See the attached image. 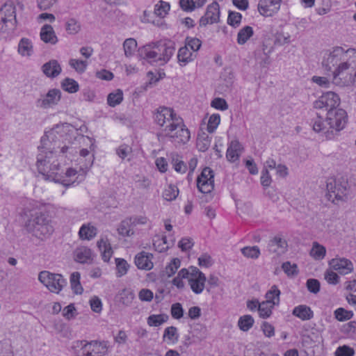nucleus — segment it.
I'll return each instance as SVG.
<instances>
[{
	"label": "nucleus",
	"instance_id": "nucleus-1",
	"mask_svg": "<svg viewBox=\"0 0 356 356\" xmlns=\"http://www.w3.org/2000/svg\"><path fill=\"white\" fill-rule=\"evenodd\" d=\"M83 135L80 134L77 129L69 123L56 124L51 130L45 132L41 138L40 145L38 146L39 154L37 156L36 165L39 173L42 174L47 180L60 183L65 186H69L60 165L57 160L51 161L61 154L65 157L73 156L77 153L76 142L84 140Z\"/></svg>",
	"mask_w": 356,
	"mask_h": 356
},
{
	"label": "nucleus",
	"instance_id": "nucleus-2",
	"mask_svg": "<svg viewBox=\"0 0 356 356\" xmlns=\"http://www.w3.org/2000/svg\"><path fill=\"white\" fill-rule=\"evenodd\" d=\"M26 230L38 238L49 237L54 231L51 217L47 212L36 211L27 220Z\"/></svg>",
	"mask_w": 356,
	"mask_h": 356
},
{
	"label": "nucleus",
	"instance_id": "nucleus-3",
	"mask_svg": "<svg viewBox=\"0 0 356 356\" xmlns=\"http://www.w3.org/2000/svg\"><path fill=\"white\" fill-rule=\"evenodd\" d=\"M332 82L340 87L356 83V53L342 65L332 71Z\"/></svg>",
	"mask_w": 356,
	"mask_h": 356
},
{
	"label": "nucleus",
	"instance_id": "nucleus-4",
	"mask_svg": "<svg viewBox=\"0 0 356 356\" xmlns=\"http://www.w3.org/2000/svg\"><path fill=\"white\" fill-rule=\"evenodd\" d=\"M154 122L162 127L165 134L173 132L176 126L181 122V118L177 115L174 110L166 106H159L154 113Z\"/></svg>",
	"mask_w": 356,
	"mask_h": 356
},
{
	"label": "nucleus",
	"instance_id": "nucleus-5",
	"mask_svg": "<svg viewBox=\"0 0 356 356\" xmlns=\"http://www.w3.org/2000/svg\"><path fill=\"white\" fill-rule=\"evenodd\" d=\"M354 53H356L354 49L346 51L343 47H336L327 56H324L322 66L325 70L332 72L336 67H339L349 60Z\"/></svg>",
	"mask_w": 356,
	"mask_h": 356
},
{
	"label": "nucleus",
	"instance_id": "nucleus-6",
	"mask_svg": "<svg viewBox=\"0 0 356 356\" xmlns=\"http://www.w3.org/2000/svg\"><path fill=\"white\" fill-rule=\"evenodd\" d=\"M325 122L329 127L324 134L327 139H332L334 132L342 130L347 122V113L342 108L331 110L326 113Z\"/></svg>",
	"mask_w": 356,
	"mask_h": 356
},
{
	"label": "nucleus",
	"instance_id": "nucleus-7",
	"mask_svg": "<svg viewBox=\"0 0 356 356\" xmlns=\"http://www.w3.org/2000/svg\"><path fill=\"white\" fill-rule=\"evenodd\" d=\"M327 191L328 199L332 198V202H334V199L337 200H343L346 197L347 190L348 187V182L347 179L343 177L339 178L330 177L327 180Z\"/></svg>",
	"mask_w": 356,
	"mask_h": 356
},
{
	"label": "nucleus",
	"instance_id": "nucleus-8",
	"mask_svg": "<svg viewBox=\"0 0 356 356\" xmlns=\"http://www.w3.org/2000/svg\"><path fill=\"white\" fill-rule=\"evenodd\" d=\"M38 280L50 291L58 293L63 287L67 284L66 280L60 274L51 273L44 270L39 273Z\"/></svg>",
	"mask_w": 356,
	"mask_h": 356
},
{
	"label": "nucleus",
	"instance_id": "nucleus-9",
	"mask_svg": "<svg viewBox=\"0 0 356 356\" xmlns=\"http://www.w3.org/2000/svg\"><path fill=\"white\" fill-rule=\"evenodd\" d=\"M339 102L340 99L336 93L327 92L314 102V107L317 109L325 110L327 112L331 110L337 109Z\"/></svg>",
	"mask_w": 356,
	"mask_h": 356
},
{
	"label": "nucleus",
	"instance_id": "nucleus-10",
	"mask_svg": "<svg viewBox=\"0 0 356 356\" xmlns=\"http://www.w3.org/2000/svg\"><path fill=\"white\" fill-rule=\"evenodd\" d=\"M0 18L1 22L6 26H8L7 23H10L12 26L11 29L16 28L17 24L16 8L13 1H7L1 6L0 8Z\"/></svg>",
	"mask_w": 356,
	"mask_h": 356
},
{
	"label": "nucleus",
	"instance_id": "nucleus-11",
	"mask_svg": "<svg viewBox=\"0 0 356 356\" xmlns=\"http://www.w3.org/2000/svg\"><path fill=\"white\" fill-rule=\"evenodd\" d=\"M61 98V92L59 89H50L44 95L36 100V106L42 108H51L58 104Z\"/></svg>",
	"mask_w": 356,
	"mask_h": 356
},
{
	"label": "nucleus",
	"instance_id": "nucleus-12",
	"mask_svg": "<svg viewBox=\"0 0 356 356\" xmlns=\"http://www.w3.org/2000/svg\"><path fill=\"white\" fill-rule=\"evenodd\" d=\"M220 19V6L218 2L213 1L209 4L205 15L200 19V25L205 26L208 24L218 23Z\"/></svg>",
	"mask_w": 356,
	"mask_h": 356
},
{
	"label": "nucleus",
	"instance_id": "nucleus-13",
	"mask_svg": "<svg viewBox=\"0 0 356 356\" xmlns=\"http://www.w3.org/2000/svg\"><path fill=\"white\" fill-rule=\"evenodd\" d=\"M170 138L172 140L178 143H186L191 138L190 131L184 124L183 120L181 118V122L176 126L173 132L170 134H165Z\"/></svg>",
	"mask_w": 356,
	"mask_h": 356
},
{
	"label": "nucleus",
	"instance_id": "nucleus-14",
	"mask_svg": "<svg viewBox=\"0 0 356 356\" xmlns=\"http://www.w3.org/2000/svg\"><path fill=\"white\" fill-rule=\"evenodd\" d=\"M282 0H260L258 3V10L264 16H272L277 13Z\"/></svg>",
	"mask_w": 356,
	"mask_h": 356
},
{
	"label": "nucleus",
	"instance_id": "nucleus-15",
	"mask_svg": "<svg viewBox=\"0 0 356 356\" xmlns=\"http://www.w3.org/2000/svg\"><path fill=\"white\" fill-rule=\"evenodd\" d=\"M153 48L159 51L161 65L167 63L174 54L175 50L174 44H168L166 43L161 44L160 42L153 43Z\"/></svg>",
	"mask_w": 356,
	"mask_h": 356
},
{
	"label": "nucleus",
	"instance_id": "nucleus-16",
	"mask_svg": "<svg viewBox=\"0 0 356 356\" xmlns=\"http://www.w3.org/2000/svg\"><path fill=\"white\" fill-rule=\"evenodd\" d=\"M329 264L334 270L341 275H346L353 270V263L346 258L332 259Z\"/></svg>",
	"mask_w": 356,
	"mask_h": 356
},
{
	"label": "nucleus",
	"instance_id": "nucleus-17",
	"mask_svg": "<svg viewBox=\"0 0 356 356\" xmlns=\"http://www.w3.org/2000/svg\"><path fill=\"white\" fill-rule=\"evenodd\" d=\"M273 47L267 42H263L261 49L255 51V58L261 66H266L270 63L269 55L273 52Z\"/></svg>",
	"mask_w": 356,
	"mask_h": 356
},
{
	"label": "nucleus",
	"instance_id": "nucleus-18",
	"mask_svg": "<svg viewBox=\"0 0 356 356\" xmlns=\"http://www.w3.org/2000/svg\"><path fill=\"white\" fill-rule=\"evenodd\" d=\"M88 346L82 356H102L107 350V344L104 341H91L88 342Z\"/></svg>",
	"mask_w": 356,
	"mask_h": 356
},
{
	"label": "nucleus",
	"instance_id": "nucleus-19",
	"mask_svg": "<svg viewBox=\"0 0 356 356\" xmlns=\"http://www.w3.org/2000/svg\"><path fill=\"white\" fill-rule=\"evenodd\" d=\"M138 55L152 65L160 61L159 51L153 48V44H147L140 48Z\"/></svg>",
	"mask_w": 356,
	"mask_h": 356
},
{
	"label": "nucleus",
	"instance_id": "nucleus-20",
	"mask_svg": "<svg viewBox=\"0 0 356 356\" xmlns=\"http://www.w3.org/2000/svg\"><path fill=\"white\" fill-rule=\"evenodd\" d=\"M42 71L46 76L54 79L61 73L62 69L58 62L52 59L43 64Z\"/></svg>",
	"mask_w": 356,
	"mask_h": 356
},
{
	"label": "nucleus",
	"instance_id": "nucleus-21",
	"mask_svg": "<svg viewBox=\"0 0 356 356\" xmlns=\"http://www.w3.org/2000/svg\"><path fill=\"white\" fill-rule=\"evenodd\" d=\"M152 257V254L143 251L136 255L135 264L138 268L149 270L153 268Z\"/></svg>",
	"mask_w": 356,
	"mask_h": 356
},
{
	"label": "nucleus",
	"instance_id": "nucleus-22",
	"mask_svg": "<svg viewBox=\"0 0 356 356\" xmlns=\"http://www.w3.org/2000/svg\"><path fill=\"white\" fill-rule=\"evenodd\" d=\"M287 246V242L285 239L280 236H275L270 240L268 249L270 252L281 254L286 252Z\"/></svg>",
	"mask_w": 356,
	"mask_h": 356
},
{
	"label": "nucleus",
	"instance_id": "nucleus-23",
	"mask_svg": "<svg viewBox=\"0 0 356 356\" xmlns=\"http://www.w3.org/2000/svg\"><path fill=\"white\" fill-rule=\"evenodd\" d=\"M197 57V53L190 51L187 45L179 48L177 54L178 63L181 67L186 66Z\"/></svg>",
	"mask_w": 356,
	"mask_h": 356
},
{
	"label": "nucleus",
	"instance_id": "nucleus-24",
	"mask_svg": "<svg viewBox=\"0 0 356 356\" xmlns=\"http://www.w3.org/2000/svg\"><path fill=\"white\" fill-rule=\"evenodd\" d=\"M40 39L45 43L55 44L58 42V38L53 27L49 24H44L40 33Z\"/></svg>",
	"mask_w": 356,
	"mask_h": 356
},
{
	"label": "nucleus",
	"instance_id": "nucleus-25",
	"mask_svg": "<svg viewBox=\"0 0 356 356\" xmlns=\"http://www.w3.org/2000/svg\"><path fill=\"white\" fill-rule=\"evenodd\" d=\"M242 151L241 144L238 140H232L227 149L226 157L229 161L234 162L238 159Z\"/></svg>",
	"mask_w": 356,
	"mask_h": 356
},
{
	"label": "nucleus",
	"instance_id": "nucleus-26",
	"mask_svg": "<svg viewBox=\"0 0 356 356\" xmlns=\"http://www.w3.org/2000/svg\"><path fill=\"white\" fill-rule=\"evenodd\" d=\"M292 314L302 321L310 320L314 316L313 311L309 307L305 305L295 307L293 309Z\"/></svg>",
	"mask_w": 356,
	"mask_h": 356
},
{
	"label": "nucleus",
	"instance_id": "nucleus-27",
	"mask_svg": "<svg viewBox=\"0 0 356 356\" xmlns=\"http://www.w3.org/2000/svg\"><path fill=\"white\" fill-rule=\"evenodd\" d=\"M206 280L207 279L205 275L201 274L200 277L189 278L188 282L192 291L196 294H200L202 292L204 288Z\"/></svg>",
	"mask_w": 356,
	"mask_h": 356
},
{
	"label": "nucleus",
	"instance_id": "nucleus-28",
	"mask_svg": "<svg viewBox=\"0 0 356 356\" xmlns=\"http://www.w3.org/2000/svg\"><path fill=\"white\" fill-rule=\"evenodd\" d=\"M97 247L102 252V259L108 262L113 254L112 248L108 241L100 239L97 242Z\"/></svg>",
	"mask_w": 356,
	"mask_h": 356
},
{
	"label": "nucleus",
	"instance_id": "nucleus-29",
	"mask_svg": "<svg viewBox=\"0 0 356 356\" xmlns=\"http://www.w3.org/2000/svg\"><path fill=\"white\" fill-rule=\"evenodd\" d=\"M18 52L23 56H30L33 53L31 41L26 38H22L18 44Z\"/></svg>",
	"mask_w": 356,
	"mask_h": 356
},
{
	"label": "nucleus",
	"instance_id": "nucleus-30",
	"mask_svg": "<svg viewBox=\"0 0 356 356\" xmlns=\"http://www.w3.org/2000/svg\"><path fill=\"white\" fill-rule=\"evenodd\" d=\"M211 138L204 132L199 134L197 138L196 145L199 151L204 152L210 147Z\"/></svg>",
	"mask_w": 356,
	"mask_h": 356
},
{
	"label": "nucleus",
	"instance_id": "nucleus-31",
	"mask_svg": "<svg viewBox=\"0 0 356 356\" xmlns=\"http://www.w3.org/2000/svg\"><path fill=\"white\" fill-rule=\"evenodd\" d=\"M169 319V316L166 314H152L147 319V323L151 327H159L166 323Z\"/></svg>",
	"mask_w": 356,
	"mask_h": 356
},
{
	"label": "nucleus",
	"instance_id": "nucleus-32",
	"mask_svg": "<svg viewBox=\"0 0 356 356\" xmlns=\"http://www.w3.org/2000/svg\"><path fill=\"white\" fill-rule=\"evenodd\" d=\"M280 291L276 285H273L266 294V302L273 305H278L280 303Z\"/></svg>",
	"mask_w": 356,
	"mask_h": 356
},
{
	"label": "nucleus",
	"instance_id": "nucleus-33",
	"mask_svg": "<svg viewBox=\"0 0 356 356\" xmlns=\"http://www.w3.org/2000/svg\"><path fill=\"white\" fill-rule=\"evenodd\" d=\"M254 34L252 27L245 26L239 30L237 34V42L239 44H244Z\"/></svg>",
	"mask_w": 356,
	"mask_h": 356
},
{
	"label": "nucleus",
	"instance_id": "nucleus-34",
	"mask_svg": "<svg viewBox=\"0 0 356 356\" xmlns=\"http://www.w3.org/2000/svg\"><path fill=\"white\" fill-rule=\"evenodd\" d=\"M179 337V334L178 333L177 328L175 326H170L165 329L163 335V340L175 343L178 341Z\"/></svg>",
	"mask_w": 356,
	"mask_h": 356
},
{
	"label": "nucleus",
	"instance_id": "nucleus-35",
	"mask_svg": "<svg viewBox=\"0 0 356 356\" xmlns=\"http://www.w3.org/2000/svg\"><path fill=\"white\" fill-rule=\"evenodd\" d=\"M118 232L122 236H131L134 234L131 223L127 218L121 221L118 228Z\"/></svg>",
	"mask_w": 356,
	"mask_h": 356
},
{
	"label": "nucleus",
	"instance_id": "nucleus-36",
	"mask_svg": "<svg viewBox=\"0 0 356 356\" xmlns=\"http://www.w3.org/2000/svg\"><path fill=\"white\" fill-rule=\"evenodd\" d=\"M61 88L69 93H74L79 90V85L74 79L65 78L61 82Z\"/></svg>",
	"mask_w": 356,
	"mask_h": 356
},
{
	"label": "nucleus",
	"instance_id": "nucleus-37",
	"mask_svg": "<svg viewBox=\"0 0 356 356\" xmlns=\"http://www.w3.org/2000/svg\"><path fill=\"white\" fill-rule=\"evenodd\" d=\"M96 231L93 226L83 225L79 229V235L81 239L90 240L96 236Z\"/></svg>",
	"mask_w": 356,
	"mask_h": 356
},
{
	"label": "nucleus",
	"instance_id": "nucleus-38",
	"mask_svg": "<svg viewBox=\"0 0 356 356\" xmlns=\"http://www.w3.org/2000/svg\"><path fill=\"white\" fill-rule=\"evenodd\" d=\"M92 252L90 249L82 247L78 248L75 252V260L80 263H86L91 259Z\"/></svg>",
	"mask_w": 356,
	"mask_h": 356
},
{
	"label": "nucleus",
	"instance_id": "nucleus-39",
	"mask_svg": "<svg viewBox=\"0 0 356 356\" xmlns=\"http://www.w3.org/2000/svg\"><path fill=\"white\" fill-rule=\"evenodd\" d=\"M254 320L250 315H244L239 318L238 321V326L243 331H248L254 325Z\"/></svg>",
	"mask_w": 356,
	"mask_h": 356
},
{
	"label": "nucleus",
	"instance_id": "nucleus-40",
	"mask_svg": "<svg viewBox=\"0 0 356 356\" xmlns=\"http://www.w3.org/2000/svg\"><path fill=\"white\" fill-rule=\"evenodd\" d=\"M137 48V42L134 38H127L124 41L123 49L124 51V55L127 57L132 56Z\"/></svg>",
	"mask_w": 356,
	"mask_h": 356
},
{
	"label": "nucleus",
	"instance_id": "nucleus-41",
	"mask_svg": "<svg viewBox=\"0 0 356 356\" xmlns=\"http://www.w3.org/2000/svg\"><path fill=\"white\" fill-rule=\"evenodd\" d=\"M80 273L79 272H74L70 276V284L72 289L76 294H81L83 289L80 283Z\"/></svg>",
	"mask_w": 356,
	"mask_h": 356
},
{
	"label": "nucleus",
	"instance_id": "nucleus-42",
	"mask_svg": "<svg viewBox=\"0 0 356 356\" xmlns=\"http://www.w3.org/2000/svg\"><path fill=\"white\" fill-rule=\"evenodd\" d=\"M122 100L123 92L120 89H118L115 92L110 93L107 97V103L111 107L120 104Z\"/></svg>",
	"mask_w": 356,
	"mask_h": 356
},
{
	"label": "nucleus",
	"instance_id": "nucleus-43",
	"mask_svg": "<svg viewBox=\"0 0 356 356\" xmlns=\"http://www.w3.org/2000/svg\"><path fill=\"white\" fill-rule=\"evenodd\" d=\"M198 190L204 194L210 193L214 188V180H197Z\"/></svg>",
	"mask_w": 356,
	"mask_h": 356
},
{
	"label": "nucleus",
	"instance_id": "nucleus-44",
	"mask_svg": "<svg viewBox=\"0 0 356 356\" xmlns=\"http://www.w3.org/2000/svg\"><path fill=\"white\" fill-rule=\"evenodd\" d=\"M326 253L325 248L317 242L313 243V247L310 251V254L315 259H322Z\"/></svg>",
	"mask_w": 356,
	"mask_h": 356
},
{
	"label": "nucleus",
	"instance_id": "nucleus-45",
	"mask_svg": "<svg viewBox=\"0 0 356 356\" xmlns=\"http://www.w3.org/2000/svg\"><path fill=\"white\" fill-rule=\"evenodd\" d=\"M241 253L248 258L257 259L260 255V250L258 246H247L241 249Z\"/></svg>",
	"mask_w": 356,
	"mask_h": 356
},
{
	"label": "nucleus",
	"instance_id": "nucleus-46",
	"mask_svg": "<svg viewBox=\"0 0 356 356\" xmlns=\"http://www.w3.org/2000/svg\"><path fill=\"white\" fill-rule=\"evenodd\" d=\"M274 305L266 302V301L259 303L258 307V311L259 313L260 317L263 318H266L269 317L272 314V309Z\"/></svg>",
	"mask_w": 356,
	"mask_h": 356
},
{
	"label": "nucleus",
	"instance_id": "nucleus-47",
	"mask_svg": "<svg viewBox=\"0 0 356 356\" xmlns=\"http://www.w3.org/2000/svg\"><path fill=\"white\" fill-rule=\"evenodd\" d=\"M117 276L120 277L124 275L129 269V265L124 259L117 258L115 259Z\"/></svg>",
	"mask_w": 356,
	"mask_h": 356
},
{
	"label": "nucleus",
	"instance_id": "nucleus-48",
	"mask_svg": "<svg viewBox=\"0 0 356 356\" xmlns=\"http://www.w3.org/2000/svg\"><path fill=\"white\" fill-rule=\"evenodd\" d=\"M242 15L235 11H229L227 24L233 27H238L241 22Z\"/></svg>",
	"mask_w": 356,
	"mask_h": 356
},
{
	"label": "nucleus",
	"instance_id": "nucleus-49",
	"mask_svg": "<svg viewBox=\"0 0 356 356\" xmlns=\"http://www.w3.org/2000/svg\"><path fill=\"white\" fill-rule=\"evenodd\" d=\"M178 194V188L175 186L170 184L164 190L163 196L165 200L172 201L177 197Z\"/></svg>",
	"mask_w": 356,
	"mask_h": 356
},
{
	"label": "nucleus",
	"instance_id": "nucleus-50",
	"mask_svg": "<svg viewBox=\"0 0 356 356\" xmlns=\"http://www.w3.org/2000/svg\"><path fill=\"white\" fill-rule=\"evenodd\" d=\"M334 316L338 321H344L350 319L353 316V312L340 307L334 311Z\"/></svg>",
	"mask_w": 356,
	"mask_h": 356
},
{
	"label": "nucleus",
	"instance_id": "nucleus-51",
	"mask_svg": "<svg viewBox=\"0 0 356 356\" xmlns=\"http://www.w3.org/2000/svg\"><path fill=\"white\" fill-rule=\"evenodd\" d=\"M65 29L69 34L74 35L80 31L81 26L76 19L70 18L65 24Z\"/></svg>",
	"mask_w": 356,
	"mask_h": 356
},
{
	"label": "nucleus",
	"instance_id": "nucleus-52",
	"mask_svg": "<svg viewBox=\"0 0 356 356\" xmlns=\"http://www.w3.org/2000/svg\"><path fill=\"white\" fill-rule=\"evenodd\" d=\"M170 314L173 318L179 320L184 316V310L181 303L176 302L171 305Z\"/></svg>",
	"mask_w": 356,
	"mask_h": 356
},
{
	"label": "nucleus",
	"instance_id": "nucleus-53",
	"mask_svg": "<svg viewBox=\"0 0 356 356\" xmlns=\"http://www.w3.org/2000/svg\"><path fill=\"white\" fill-rule=\"evenodd\" d=\"M185 45L193 50L192 52L197 53V51L200 49L202 45V42L197 38H191L186 37L185 40Z\"/></svg>",
	"mask_w": 356,
	"mask_h": 356
},
{
	"label": "nucleus",
	"instance_id": "nucleus-54",
	"mask_svg": "<svg viewBox=\"0 0 356 356\" xmlns=\"http://www.w3.org/2000/svg\"><path fill=\"white\" fill-rule=\"evenodd\" d=\"M220 122V117L219 114H213L210 116L208 124H207V131L209 133H213L218 127V124Z\"/></svg>",
	"mask_w": 356,
	"mask_h": 356
},
{
	"label": "nucleus",
	"instance_id": "nucleus-55",
	"mask_svg": "<svg viewBox=\"0 0 356 356\" xmlns=\"http://www.w3.org/2000/svg\"><path fill=\"white\" fill-rule=\"evenodd\" d=\"M181 261L178 258H175L172 261L165 267V272L168 277L173 275L179 268Z\"/></svg>",
	"mask_w": 356,
	"mask_h": 356
},
{
	"label": "nucleus",
	"instance_id": "nucleus-56",
	"mask_svg": "<svg viewBox=\"0 0 356 356\" xmlns=\"http://www.w3.org/2000/svg\"><path fill=\"white\" fill-rule=\"evenodd\" d=\"M159 3L160 5L156 4L155 6L154 13L159 17H163L170 10V6L169 3L162 1H161Z\"/></svg>",
	"mask_w": 356,
	"mask_h": 356
},
{
	"label": "nucleus",
	"instance_id": "nucleus-57",
	"mask_svg": "<svg viewBox=\"0 0 356 356\" xmlns=\"http://www.w3.org/2000/svg\"><path fill=\"white\" fill-rule=\"evenodd\" d=\"M70 65L76 72H78L79 73H82V72H85V70L87 67L88 63L86 60L71 59L70 60Z\"/></svg>",
	"mask_w": 356,
	"mask_h": 356
},
{
	"label": "nucleus",
	"instance_id": "nucleus-58",
	"mask_svg": "<svg viewBox=\"0 0 356 356\" xmlns=\"http://www.w3.org/2000/svg\"><path fill=\"white\" fill-rule=\"evenodd\" d=\"M327 129L326 122L323 120V118L320 113H317V118L313 122V129L316 132H325V129Z\"/></svg>",
	"mask_w": 356,
	"mask_h": 356
},
{
	"label": "nucleus",
	"instance_id": "nucleus-59",
	"mask_svg": "<svg viewBox=\"0 0 356 356\" xmlns=\"http://www.w3.org/2000/svg\"><path fill=\"white\" fill-rule=\"evenodd\" d=\"M214 261L211 257L207 254L204 253L198 258V265L200 267L209 268L213 264Z\"/></svg>",
	"mask_w": 356,
	"mask_h": 356
},
{
	"label": "nucleus",
	"instance_id": "nucleus-60",
	"mask_svg": "<svg viewBox=\"0 0 356 356\" xmlns=\"http://www.w3.org/2000/svg\"><path fill=\"white\" fill-rule=\"evenodd\" d=\"M320 282L316 279H308L307 281V287L309 292L317 293L320 291Z\"/></svg>",
	"mask_w": 356,
	"mask_h": 356
},
{
	"label": "nucleus",
	"instance_id": "nucleus-61",
	"mask_svg": "<svg viewBox=\"0 0 356 356\" xmlns=\"http://www.w3.org/2000/svg\"><path fill=\"white\" fill-rule=\"evenodd\" d=\"M211 106L220 111H225L228 108L227 102L220 97L215 98L211 103Z\"/></svg>",
	"mask_w": 356,
	"mask_h": 356
},
{
	"label": "nucleus",
	"instance_id": "nucleus-62",
	"mask_svg": "<svg viewBox=\"0 0 356 356\" xmlns=\"http://www.w3.org/2000/svg\"><path fill=\"white\" fill-rule=\"evenodd\" d=\"M197 180H214V172L209 167L204 168L201 174L197 177Z\"/></svg>",
	"mask_w": 356,
	"mask_h": 356
},
{
	"label": "nucleus",
	"instance_id": "nucleus-63",
	"mask_svg": "<svg viewBox=\"0 0 356 356\" xmlns=\"http://www.w3.org/2000/svg\"><path fill=\"white\" fill-rule=\"evenodd\" d=\"M179 6L186 12H191L196 8L194 0H179Z\"/></svg>",
	"mask_w": 356,
	"mask_h": 356
},
{
	"label": "nucleus",
	"instance_id": "nucleus-64",
	"mask_svg": "<svg viewBox=\"0 0 356 356\" xmlns=\"http://www.w3.org/2000/svg\"><path fill=\"white\" fill-rule=\"evenodd\" d=\"M354 350L353 348L347 346H340L339 347L336 352L335 355L336 356H353L354 355Z\"/></svg>",
	"mask_w": 356,
	"mask_h": 356
}]
</instances>
